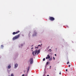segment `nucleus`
<instances>
[{"label":"nucleus","instance_id":"5701e85b","mask_svg":"<svg viewBox=\"0 0 76 76\" xmlns=\"http://www.w3.org/2000/svg\"><path fill=\"white\" fill-rule=\"evenodd\" d=\"M49 51H51V49H50L49 50Z\"/></svg>","mask_w":76,"mask_h":76},{"label":"nucleus","instance_id":"f3484780","mask_svg":"<svg viewBox=\"0 0 76 76\" xmlns=\"http://www.w3.org/2000/svg\"><path fill=\"white\" fill-rule=\"evenodd\" d=\"M11 76H14V75H13L12 74L11 75Z\"/></svg>","mask_w":76,"mask_h":76},{"label":"nucleus","instance_id":"a878e982","mask_svg":"<svg viewBox=\"0 0 76 76\" xmlns=\"http://www.w3.org/2000/svg\"><path fill=\"white\" fill-rule=\"evenodd\" d=\"M66 72H67V69H66Z\"/></svg>","mask_w":76,"mask_h":76},{"label":"nucleus","instance_id":"6e6552de","mask_svg":"<svg viewBox=\"0 0 76 76\" xmlns=\"http://www.w3.org/2000/svg\"><path fill=\"white\" fill-rule=\"evenodd\" d=\"M18 64H15V68H16V67H18Z\"/></svg>","mask_w":76,"mask_h":76},{"label":"nucleus","instance_id":"b1692460","mask_svg":"<svg viewBox=\"0 0 76 76\" xmlns=\"http://www.w3.org/2000/svg\"><path fill=\"white\" fill-rule=\"evenodd\" d=\"M59 75H61V72L59 73Z\"/></svg>","mask_w":76,"mask_h":76},{"label":"nucleus","instance_id":"dca6fc26","mask_svg":"<svg viewBox=\"0 0 76 76\" xmlns=\"http://www.w3.org/2000/svg\"><path fill=\"white\" fill-rule=\"evenodd\" d=\"M29 69H27V73H28V72L29 71Z\"/></svg>","mask_w":76,"mask_h":76},{"label":"nucleus","instance_id":"9d476101","mask_svg":"<svg viewBox=\"0 0 76 76\" xmlns=\"http://www.w3.org/2000/svg\"><path fill=\"white\" fill-rule=\"evenodd\" d=\"M10 67H11V66H10V65H9L8 66V69H9L10 68Z\"/></svg>","mask_w":76,"mask_h":76},{"label":"nucleus","instance_id":"2eb2a0df","mask_svg":"<svg viewBox=\"0 0 76 76\" xmlns=\"http://www.w3.org/2000/svg\"><path fill=\"white\" fill-rule=\"evenodd\" d=\"M45 58H44L43 59V61H45Z\"/></svg>","mask_w":76,"mask_h":76},{"label":"nucleus","instance_id":"6ab92c4d","mask_svg":"<svg viewBox=\"0 0 76 76\" xmlns=\"http://www.w3.org/2000/svg\"><path fill=\"white\" fill-rule=\"evenodd\" d=\"M49 48H50V46H48V49H49Z\"/></svg>","mask_w":76,"mask_h":76},{"label":"nucleus","instance_id":"0eeeda50","mask_svg":"<svg viewBox=\"0 0 76 76\" xmlns=\"http://www.w3.org/2000/svg\"><path fill=\"white\" fill-rule=\"evenodd\" d=\"M34 34H35L33 35V37H34V36H37V32L36 31H34Z\"/></svg>","mask_w":76,"mask_h":76},{"label":"nucleus","instance_id":"cd10ccee","mask_svg":"<svg viewBox=\"0 0 76 76\" xmlns=\"http://www.w3.org/2000/svg\"><path fill=\"white\" fill-rule=\"evenodd\" d=\"M55 56H56V54H55Z\"/></svg>","mask_w":76,"mask_h":76},{"label":"nucleus","instance_id":"c756f323","mask_svg":"<svg viewBox=\"0 0 76 76\" xmlns=\"http://www.w3.org/2000/svg\"><path fill=\"white\" fill-rule=\"evenodd\" d=\"M21 46H23V45L22 44L21 45Z\"/></svg>","mask_w":76,"mask_h":76},{"label":"nucleus","instance_id":"aec40b11","mask_svg":"<svg viewBox=\"0 0 76 76\" xmlns=\"http://www.w3.org/2000/svg\"><path fill=\"white\" fill-rule=\"evenodd\" d=\"M25 76H28V73H27V75H25Z\"/></svg>","mask_w":76,"mask_h":76},{"label":"nucleus","instance_id":"c9c22d12","mask_svg":"<svg viewBox=\"0 0 76 76\" xmlns=\"http://www.w3.org/2000/svg\"><path fill=\"white\" fill-rule=\"evenodd\" d=\"M50 69H51V67H50Z\"/></svg>","mask_w":76,"mask_h":76},{"label":"nucleus","instance_id":"7c9ffc66","mask_svg":"<svg viewBox=\"0 0 76 76\" xmlns=\"http://www.w3.org/2000/svg\"><path fill=\"white\" fill-rule=\"evenodd\" d=\"M47 76H49V75H47Z\"/></svg>","mask_w":76,"mask_h":76},{"label":"nucleus","instance_id":"bb28decb","mask_svg":"<svg viewBox=\"0 0 76 76\" xmlns=\"http://www.w3.org/2000/svg\"><path fill=\"white\" fill-rule=\"evenodd\" d=\"M24 75H24V74H23V75H22V76H24Z\"/></svg>","mask_w":76,"mask_h":76},{"label":"nucleus","instance_id":"f8f14e48","mask_svg":"<svg viewBox=\"0 0 76 76\" xmlns=\"http://www.w3.org/2000/svg\"><path fill=\"white\" fill-rule=\"evenodd\" d=\"M52 59H53V58H50L49 59V61H51V60H52Z\"/></svg>","mask_w":76,"mask_h":76},{"label":"nucleus","instance_id":"f03ea898","mask_svg":"<svg viewBox=\"0 0 76 76\" xmlns=\"http://www.w3.org/2000/svg\"><path fill=\"white\" fill-rule=\"evenodd\" d=\"M49 19L50 20H51V21H54V20H55L54 18L51 17H49Z\"/></svg>","mask_w":76,"mask_h":76},{"label":"nucleus","instance_id":"39448f33","mask_svg":"<svg viewBox=\"0 0 76 76\" xmlns=\"http://www.w3.org/2000/svg\"><path fill=\"white\" fill-rule=\"evenodd\" d=\"M20 32V31H18L17 32H13L12 33L13 35H15V34H18L19 32Z\"/></svg>","mask_w":76,"mask_h":76},{"label":"nucleus","instance_id":"473e14b6","mask_svg":"<svg viewBox=\"0 0 76 76\" xmlns=\"http://www.w3.org/2000/svg\"><path fill=\"white\" fill-rule=\"evenodd\" d=\"M55 70H56V69H55Z\"/></svg>","mask_w":76,"mask_h":76},{"label":"nucleus","instance_id":"9b49d317","mask_svg":"<svg viewBox=\"0 0 76 76\" xmlns=\"http://www.w3.org/2000/svg\"><path fill=\"white\" fill-rule=\"evenodd\" d=\"M40 53V50H39L38 51L37 54H38V53Z\"/></svg>","mask_w":76,"mask_h":76},{"label":"nucleus","instance_id":"ddd939ff","mask_svg":"<svg viewBox=\"0 0 76 76\" xmlns=\"http://www.w3.org/2000/svg\"><path fill=\"white\" fill-rule=\"evenodd\" d=\"M38 46H40V47H41V45H39L38 46V47L37 48V47H35V48H38Z\"/></svg>","mask_w":76,"mask_h":76},{"label":"nucleus","instance_id":"e433bc0d","mask_svg":"<svg viewBox=\"0 0 76 76\" xmlns=\"http://www.w3.org/2000/svg\"><path fill=\"white\" fill-rule=\"evenodd\" d=\"M24 73H25V71H24Z\"/></svg>","mask_w":76,"mask_h":76},{"label":"nucleus","instance_id":"393cba45","mask_svg":"<svg viewBox=\"0 0 76 76\" xmlns=\"http://www.w3.org/2000/svg\"><path fill=\"white\" fill-rule=\"evenodd\" d=\"M53 60H55V58L54 57H53Z\"/></svg>","mask_w":76,"mask_h":76},{"label":"nucleus","instance_id":"f704fd0d","mask_svg":"<svg viewBox=\"0 0 76 76\" xmlns=\"http://www.w3.org/2000/svg\"><path fill=\"white\" fill-rule=\"evenodd\" d=\"M32 46H33V45H32V46H31V47H32Z\"/></svg>","mask_w":76,"mask_h":76},{"label":"nucleus","instance_id":"c85d7f7f","mask_svg":"<svg viewBox=\"0 0 76 76\" xmlns=\"http://www.w3.org/2000/svg\"><path fill=\"white\" fill-rule=\"evenodd\" d=\"M33 48H31V50H32V49H33Z\"/></svg>","mask_w":76,"mask_h":76},{"label":"nucleus","instance_id":"a211bd4d","mask_svg":"<svg viewBox=\"0 0 76 76\" xmlns=\"http://www.w3.org/2000/svg\"><path fill=\"white\" fill-rule=\"evenodd\" d=\"M29 68H30V67L28 66V69H29Z\"/></svg>","mask_w":76,"mask_h":76},{"label":"nucleus","instance_id":"7ed1b4c3","mask_svg":"<svg viewBox=\"0 0 76 76\" xmlns=\"http://www.w3.org/2000/svg\"><path fill=\"white\" fill-rule=\"evenodd\" d=\"M37 52H38V50H36L34 51H33L32 54L33 56H34V54H36L37 53Z\"/></svg>","mask_w":76,"mask_h":76},{"label":"nucleus","instance_id":"20e7f679","mask_svg":"<svg viewBox=\"0 0 76 76\" xmlns=\"http://www.w3.org/2000/svg\"><path fill=\"white\" fill-rule=\"evenodd\" d=\"M30 64H32L33 63V58H31L30 59Z\"/></svg>","mask_w":76,"mask_h":76},{"label":"nucleus","instance_id":"2f4dec72","mask_svg":"<svg viewBox=\"0 0 76 76\" xmlns=\"http://www.w3.org/2000/svg\"><path fill=\"white\" fill-rule=\"evenodd\" d=\"M22 36H23H23H24L23 35H22Z\"/></svg>","mask_w":76,"mask_h":76},{"label":"nucleus","instance_id":"4be33fe9","mask_svg":"<svg viewBox=\"0 0 76 76\" xmlns=\"http://www.w3.org/2000/svg\"><path fill=\"white\" fill-rule=\"evenodd\" d=\"M70 65H69V67H70Z\"/></svg>","mask_w":76,"mask_h":76},{"label":"nucleus","instance_id":"72a5a7b5","mask_svg":"<svg viewBox=\"0 0 76 76\" xmlns=\"http://www.w3.org/2000/svg\"><path fill=\"white\" fill-rule=\"evenodd\" d=\"M51 67V66H50V67Z\"/></svg>","mask_w":76,"mask_h":76},{"label":"nucleus","instance_id":"1a4fd4ad","mask_svg":"<svg viewBox=\"0 0 76 76\" xmlns=\"http://www.w3.org/2000/svg\"><path fill=\"white\" fill-rule=\"evenodd\" d=\"M3 47H4V46L3 45H1V48H3Z\"/></svg>","mask_w":76,"mask_h":76},{"label":"nucleus","instance_id":"f257e3e1","mask_svg":"<svg viewBox=\"0 0 76 76\" xmlns=\"http://www.w3.org/2000/svg\"><path fill=\"white\" fill-rule=\"evenodd\" d=\"M19 37H20V34H18V35L15 36L12 39L13 40H15V39H18V38H19Z\"/></svg>","mask_w":76,"mask_h":76},{"label":"nucleus","instance_id":"423d86ee","mask_svg":"<svg viewBox=\"0 0 76 76\" xmlns=\"http://www.w3.org/2000/svg\"><path fill=\"white\" fill-rule=\"evenodd\" d=\"M49 58H50V55H48L47 57H46V59H49Z\"/></svg>","mask_w":76,"mask_h":76},{"label":"nucleus","instance_id":"4468645a","mask_svg":"<svg viewBox=\"0 0 76 76\" xmlns=\"http://www.w3.org/2000/svg\"><path fill=\"white\" fill-rule=\"evenodd\" d=\"M48 63H49V62H47L46 64V65H48Z\"/></svg>","mask_w":76,"mask_h":76},{"label":"nucleus","instance_id":"412c9836","mask_svg":"<svg viewBox=\"0 0 76 76\" xmlns=\"http://www.w3.org/2000/svg\"><path fill=\"white\" fill-rule=\"evenodd\" d=\"M69 62H67V64H69Z\"/></svg>","mask_w":76,"mask_h":76}]
</instances>
